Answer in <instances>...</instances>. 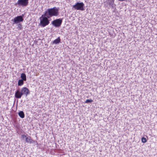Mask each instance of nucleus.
I'll return each instance as SVG.
<instances>
[{
	"mask_svg": "<svg viewBox=\"0 0 157 157\" xmlns=\"http://www.w3.org/2000/svg\"><path fill=\"white\" fill-rule=\"evenodd\" d=\"M59 8L56 7L47 9L44 13L50 18L53 16H57L59 14Z\"/></svg>",
	"mask_w": 157,
	"mask_h": 157,
	"instance_id": "f257e3e1",
	"label": "nucleus"
},
{
	"mask_svg": "<svg viewBox=\"0 0 157 157\" xmlns=\"http://www.w3.org/2000/svg\"><path fill=\"white\" fill-rule=\"evenodd\" d=\"M40 20V25L42 27H44L48 25L50 23L51 19L48 17L44 13L39 18Z\"/></svg>",
	"mask_w": 157,
	"mask_h": 157,
	"instance_id": "f03ea898",
	"label": "nucleus"
},
{
	"mask_svg": "<svg viewBox=\"0 0 157 157\" xmlns=\"http://www.w3.org/2000/svg\"><path fill=\"white\" fill-rule=\"evenodd\" d=\"M24 15L22 14L21 15L15 17L13 19L11 20L13 22V25L20 24V22H23L24 20L23 19Z\"/></svg>",
	"mask_w": 157,
	"mask_h": 157,
	"instance_id": "7ed1b4c3",
	"label": "nucleus"
},
{
	"mask_svg": "<svg viewBox=\"0 0 157 157\" xmlns=\"http://www.w3.org/2000/svg\"><path fill=\"white\" fill-rule=\"evenodd\" d=\"M84 4L83 2H77L73 6V8L75 10L83 11L84 10Z\"/></svg>",
	"mask_w": 157,
	"mask_h": 157,
	"instance_id": "20e7f679",
	"label": "nucleus"
},
{
	"mask_svg": "<svg viewBox=\"0 0 157 157\" xmlns=\"http://www.w3.org/2000/svg\"><path fill=\"white\" fill-rule=\"evenodd\" d=\"M21 137L22 138L25 139V142L29 144H37V142L32 140L30 136H26L25 135H22Z\"/></svg>",
	"mask_w": 157,
	"mask_h": 157,
	"instance_id": "39448f33",
	"label": "nucleus"
},
{
	"mask_svg": "<svg viewBox=\"0 0 157 157\" xmlns=\"http://www.w3.org/2000/svg\"><path fill=\"white\" fill-rule=\"evenodd\" d=\"M62 22V19L61 18L56 19L52 22V24L54 27H59L60 26Z\"/></svg>",
	"mask_w": 157,
	"mask_h": 157,
	"instance_id": "423d86ee",
	"label": "nucleus"
},
{
	"mask_svg": "<svg viewBox=\"0 0 157 157\" xmlns=\"http://www.w3.org/2000/svg\"><path fill=\"white\" fill-rule=\"evenodd\" d=\"M29 0H18L16 4L18 5L19 6H26L28 5Z\"/></svg>",
	"mask_w": 157,
	"mask_h": 157,
	"instance_id": "0eeeda50",
	"label": "nucleus"
},
{
	"mask_svg": "<svg viewBox=\"0 0 157 157\" xmlns=\"http://www.w3.org/2000/svg\"><path fill=\"white\" fill-rule=\"evenodd\" d=\"M20 91L22 95H25L26 96L29 94V90L26 87H24L21 88Z\"/></svg>",
	"mask_w": 157,
	"mask_h": 157,
	"instance_id": "6e6552de",
	"label": "nucleus"
},
{
	"mask_svg": "<svg viewBox=\"0 0 157 157\" xmlns=\"http://www.w3.org/2000/svg\"><path fill=\"white\" fill-rule=\"evenodd\" d=\"M106 5H105L107 6H108L110 7H111L113 8L115 6V5L114 3V0H108L105 2Z\"/></svg>",
	"mask_w": 157,
	"mask_h": 157,
	"instance_id": "1a4fd4ad",
	"label": "nucleus"
},
{
	"mask_svg": "<svg viewBox=\"0 0 157 157\" xmlns=\"http://www.w3.org/2000/svg\"><path fill=\"white\" fill-rule=\"evenodd\" d=\"M22 95L21 91L19 90H17L15 91V97L17 98H21Z\"/></svg>",
	"mask_w": 157,
	"mask_h": 157,
	"instance_id": "9d476101",
	"label": "nucleus"
},
{
	"mask_svg": "<svg viewBox=\"0 0 157 157\" xmlns=\"http://www.w3.org/2000/svg\"><path fill=\"white\" fill-rule=\"evenodd\" d=\"M61 40L60 39V37H59L58 38L55 40H54L53 42V44H58L60 42Z\"/></svg>",
	"mask_w": 157,
	"mask_h": 157,
	"instance_id": "9b49d317",
	"label": "nucleus"
},
{
	"mask_svg": "<svg viewBox=\"0 0 157 157\" xmlns=\"http://www.w3.org/2000/svg\"><path fill=\"white\" fill-rule=\"evenodd\" d=\"M21 80H22L24 81L26 80V77L25 74L24 73H22L21 74Z\"/></svg>",
	"mask_w": 157,
	"mask_h": 157,
	"instance_id": "f8f14e48",
	"label": "nucleus"
},
{
	"mask_svg": "<svg viewBox=\"0 0 157 157\" xmlns=\"http://www.w3.org/2000/svg\"><path fill=\"white\" fill-rule=\"evenodd\" d=\"M18 115L19 117L22 118H24L25 114L23 111H20L18 113Z\"/></svg>",
	"mask_w": 157,
	"mask_h": 157,
	"instance_id": "ddd939ff",
	"label": "nucleus"
},
{
	"mask_svg": "<svg viewBox=\"0 0 157 157\" xmlns=\"http://www.w3.org/2000/svg\"><path fill=\"white\" fill-rule=\"evenodd\" d=\"M24 80L21 79H19L18 81V86H21L24 84Z\"/></svg>",
	"mask_w": 157,
	"mask_h": 157,
	"instance_id": "4468645a",
	"label": "nucleus"
},
{
	"mask_svg": "<svg viewBox=\"0 0 157 157\" xmlns=\"http://www.w3.org/2000/svg\"><path fill=\"white\" fill-rule=\"evenodd\" d=\"M17 29L19 30H21L22 29V25L21 24H17Z\"/></svg>",
	"mask_w": 157,
	"mask_h": 157,
	"instance_id": "2eb2a0df",
	"label": "nucleus"
},
{
	"mask_svg": "<svg viewBox=\"0 0 157 157\" xmlns=\"http://www.w3.org/2000/svg\"><path fill=\"white\" fill-rule=\"evenodd\" d=\"M93 101V100L92 99H87L86 101H85V103H88L89 102H91Z\"/></svg>",
	"mask_w": 157,
	"mask_h": 157,
	"instance_id": "dca6fc26",
	"label": "nucleus"
},
{
	"mask_svg": "<svg viewBox=\"0 0 157 157\" xmlns=\"http://www.w3.org/2000/svg\"><path fill=\"white\" fill-rule=\"evenodd\" d=\"M141 140L142 142L144 143H145L147 142V140L145 138V137H142L141 139Z\"/></svg>",
	"mask_w": 157,
	"mask_h": 157,
	"instance_id": "f3484780",
	"label": "nucleus"
}]
</instances>
